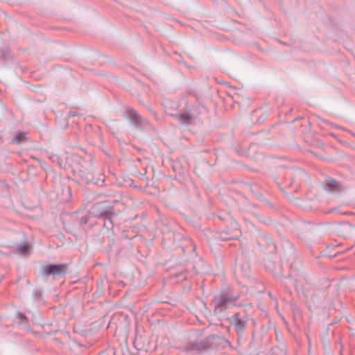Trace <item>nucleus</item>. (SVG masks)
Listing matches in <instances>:
<instances>
[{
	"instance_id": "1",
	"label": "nucleus",
	"mask_w": 355,
	"mask_h": 355,
	"mask_svg": "<svg viewBox=\"0 0 355 355\" xmlns=\"http://www.w3.org/2000/svg\"><path fill=\"white\" fill-rule=\"evenodd\" d=\"M117 216L118 212L114 205L107 202H100L92 205L89 215L80 218V225H87L92 229L103 227L109 232L113 230Z\"/></svg>"
},
{
	"instance_id": "2",
	"label": "nucleus",
	"mask_w": 355,
	"mask_h": 355,
	"mask_svg": "<svg viewBox=\"0 0 355 355\" xmlns=\"http://www.w3.org/2000/svg\"><path fill=\"white\" fill-rule=\"evenodd\" d=\"M239 297L238 293H234L227 289H223L219 293L216 294L213 300L214 314L220 316L226 310L236 305V302Z\"/></svg>"
},
{
	"instance_id": "3",
	"label": "nucleus",
	"mask_w": 355,
	"mask_h": 355,
	"mask_svg": "<svg viewBox=\"0 0 355 355\" xmlns=\"http://www.w3.org/2000/svg\"><path fill=\"white\" fill-rule=\"evenodd\" d=\"M282 247L283 254L281 255L282 261L289 263L290 267L293 270H299L301 266V259L296 253L293 243L287 239L282 241Z\"/></svg>"
},
{
	"instance_id": "4",
	"label": "nucleus",
	"mask_w": 355,
	"mask_h": 355,
	"mask_svg": "<svg viewBox=\"0 0 355 355\" xmlns=\"http://www.w3.org/2000/svg\"><path fill=\"white\" fill-rule=\"evenodd\" d=\"M248 318V315H241L239 312H235L231 317L227 318V320L234 327L239 339L244 336Z\"/></svg>"
},
{
	"instance_id": "5",
	"label": "nucleus",
	"mask_w": 355,
	"mask_h": 355,
	"mask_svg": "<svg viewBox=\"0 0 355 355\" xmlns=\"http://www.w3.org/2000/svg\"><path fill=\"white\" fill-rule=\"evenodd\" d=\"M67 264H48L42 267V272L45 276L53 275L55 279L64 276L67 272Z\"/></svg>"
},
{
	"instance_id": "6",
	"label": "nucleus",
	"mask_w": 355,
	"mask_h": 355,
	"mask_svg": "<svg viewBox=\"0 0 355 355\" xmlns=\"http://www.w3.org/2000/svg\"><path fill=\"white\" fill-rule=\"evenodd\" d=\"M124 116L135 127H138L141 123L142 117L131 107L127 108L124 112Z\"/></svg>"
},
{
	"instance_id": "7",
	"label": "nucleus",
	"mask_w": 355,
	"mask_h": 355,
	"mask_svg": "<svg viewBox=\"0 0 355 355\" xmlns=\"http://www.w3.org/2000/svg\"><path fill=\"white\" fill-rule=\"evenodd\" d=\"M187 112L192 114L193 117L196 119L205 109V106L199 101H196L192 103H187L185 106Z\"/></svg>"
},
{
	"instance_id": "8",
	"label": "nucleus",
	"mask_w": 355,
	"mask_h": 355,
	"mask_svg": "<svg viewBox=\"0 0 355 355\" xmlns=\"http://www.w3.org/2000/svg\"><path fill=\"white\" fill-rule=\"evenodd\" d=\"M48 158L54 164H56L59 168H65L67 166V157L62 155L54 153H49Z\"/></svg>"
},
{
	"instance_id": "9",
	"label": "nucleus",
	"mask_w": 355,
	"mask_h": 355,
	"mask_svg": "<svg viewBox=\"0 0 355 355\" xmlns=\"http://www.w3.org/2000/svg\"><path fill=\"white\" fill-rule=\"evenodd\" d=\"M173 116L177 118L181 123L185 125L190 124L191 121L195 119L193 117L192 114L187 112L185 107L178 114H174Z\"/></svg>"
},
{
	"instance_id": "10",
	"label": "nucleus",
	"mask_w": 355,
	"mask_h": 355,
	"mask_svg": "<svg viewBox=\"0 0 355 355\" xmlns=\"http://www.w3.org/2000/svg\"><path fill=\"white\" fill-rule=\"evenodd\" d=\"M219 238L222 241H228L232 239H237L239 238L238 234H233L232 231L227 226L225 229L220 230L219 233Z\"/></svg>"
},
{
	"instance_id": "11",
	"label": "nucleus",
	"mask_w": 355,
	"mask_h": 355,
	"mask_svg": "<svg viewBox=\"0 0 355 355\" xmlns=\"http://www.w3.org/2000/svg\"><path fill=\"white\" fill-rule=\"evenodd\" d=\"M16 252L20 255H26L31 253V249L26 242L17 244L15 248Z\"/></svg>"
},
{
	"instance_id": "12",
	"label": "nucleus",
	"mask_w": 355,
	"mask_h": 355,
	"mask_svg": "<svg viewBox=\"0 0 355 355\" xmlns=\"http://www.w3.org/2000/svg\"><path fill=\"white\" fill-rule=\"evenodd\" d=\"M326 189L329 191H338L340 187L339 182L333 178H328L326 181Z\"/></svg>"
},
{
	"instance_id": "13",
	"label": "nucleus",
	"mask_w": 355,
	"mask_h": 355,
	"mask_svg": "<svg viewBox=\"0 0 355 355\" xmlns=\"http://www.w3.org/2000/svg\"><path fill=\"white\" fill-rule=\"evenodd\" d=\"M189 348L198 351H202L209 348V345L205 341L192 342L189 343Z\"/></svg>"
},
{
	"instance_id": "14",
	"label": "nucleus",
	"mask_w": 355,
	"mask_h": 355,
	"mask_svg": "<svg viewBox=\"0 0 355 355\" xmlns=\"http://www.w3.org/2000/svg\"><path fill=\"white\" fill-rule=\"evenodd\" d=\"M15 322L26 327L28 323V318L24 313L18 311L15 314Z\"/></svg>"
},
{
	"instance_id": "15",
	"label": "nucleus",
	"mask_w": 355,
	"mask_h": 355,
	"mask_svg": "<svg viewBox=\"0 0 355 355\" xmlns=\"http://www.w3.org/2000/svg\"><path fill=\"white\" fill-rule=\"evenodd\" d=\"M228 227L232 232H235V234H238L239 236H241L240 226L236 220L231 219Z\"/></svg>"
},
{
	"instance_id": "16",
	"label": "nucleus",
	"mask_w": 355,
	"mask_h": 355,
	"mask_svg": "<svg viewBox=\"0 0 355 355\" xmlns=\"http://www.w3.org/2000/svg\"><path fill=\"white\" fill-rule=\"evenodd\" d=\"M33 300L37 303H40L42 301V293L40 290L34 289L32 293Z\"/></svg>"
},
{
	"instance_id": "17",
	"label": "nucleus",
	"mask_w": 355,
	"mask_h": 355,
	"mask_svg": "<svg viewBox=\"0 0 355 355\" xmlns=\"http://www.w3.org/2000/svg\"><path fill=\"white\" fill-rule=\"evenodd\" d=\"M25 139H26V132H18L15 135V137L13 138V142L15 144H20Z\"/></svg>"
},
{
	"instance_id": "18",
	"label": "nucleus",
	"mask_w": 355,
	"mask_h": 355,
	"mask_svg": "<svg viewBox=\"0 0 355 355\" xmlns=\"http://www.w3.org/2000/svg\"><path fill=\"white\" fill-rule=\"evenodd\" d=\"M266 243L270 249V252H273L276 250V245L272 240L270 238L266 239Z\"/></svg>"
},
{
	"instance_id": "19",
	"label": "nucleus",
	"mask_w": 355,
	"mask_h": 355,
	"mask_svg": "<svg viewBox=\"0 0 355 355\" xmlns=\"http://www.w3.org/2000/svg\"><path fill=\"white\" fill-rule=\"evenodd\" d=\"M287 176L289 178V182L288 184L291 185L293 182L294 181V177L293 175V171L291 170H289L286 173Z\"/></svg>"
},
{
	"instance_id": "20",
	"label": "nucleus",
	"mask_w": 355,
	"mask_h": 355,
	"mask_svg": "<svg viewBox=\"0 0 355 355\" xmlns=\"http://www.w3.org/2000/svg\"><path fill=\"white\" fill-rule=\"evenodd\" d=\"M75 116H82V114H78L76 112H70L67 115V118Z\"/></svg>"
},
{
	"instance_id": "21",
	"label": "nucleus",
	"mask_w": 355,
	"mask_h": 355,
	"mask_svg": "<svg viewBox=\"0 0 355 355\" xmlns=\"http://www.w3.org/2000/svg\"><path fill=\"white\" fill-rule=\"evenodd\" d=\"M249 189H250V190L251 191L252 193H254L255 196H257L258 197H261V195L255 193V191H254L253 187H252V185H249Z\"/></svg>"
},
{
	"instance_id": "22",
	"label": "nucleus",
	"mask_w": 355,
	"mask_h": 355,
	"mask_svg": "<svg viewBox=\"0 0 355 355\" xmlns=\"http://www.w3.org/2000/svg\"><path fill=\"white\" fill-rule=\"evenodd\" d=\"M188 240H189V241L191 242V244H192V245H193V249H195V248H196V245L193 243V241H191V239H190L189 238V239H188Z\"/></svg>"
},
{
	"instance_id": "23",
	"label": "nucleus",
	"mask_w": 355,
	"mask_h": 355,
	"mask_svg": "<svg viewBox=\"0 0 355 355\" xmlns=\"http://www.w3.org/2000/svg\"><path fill=\"white\" fill-rule=\"evenodd\" d=\"M284 168L282 166L279 167V173H281V170H283Z\"/></svg>"
},
{
	"instance_id": "24",
	"label": "nucleus",
	"mask_w": 355,
	"mask_h": 355,
	"mask_svg": "<svg viewBox=\"0 0 355 355\" xmlns=\"http://www.w3.org/2000/svg\"><path fill=\"white\" fill-rule=\"evenodd\" d=\"M173 169L174 171H176V166L174 164L173 165Z\"/></svg>"
},
{
	"instance_id": "25",
	"label": "nucleus",
	"mask_w": 355,
	"mask_h": 355,
	"mask_svg": "<svg viewBox=\"0 0 355 355\" xmlns=\"http://www.w3.org/2000/svg\"><path fill=\"white\" fill-rule=\"evenodd\" d=\"M295 287H297V288L298 287L297 282L295 283Z\"/></svg>"
}]
</instances>
